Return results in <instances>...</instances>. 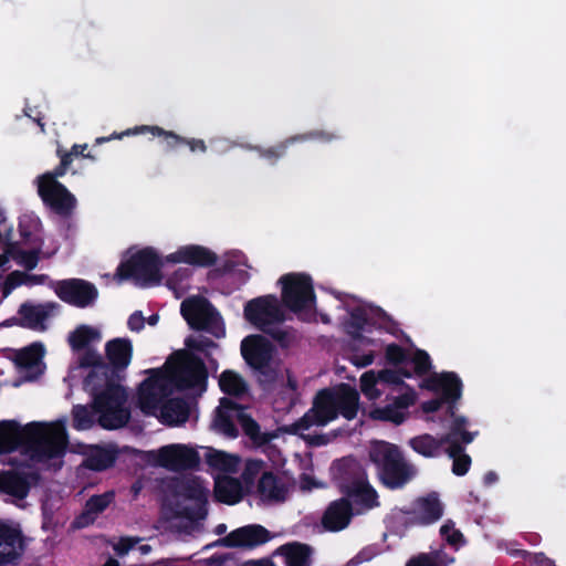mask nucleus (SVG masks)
I'll return each mask as SVG.
<instances>
[{
  "instance_id": "obj_1",
  "label": "nucleus",
  "mask_w": 566,
  "mask_h": 566,
  "mask_svg": "<svg viewBox=\"0 0 566 566\" xmlns=\"http://www.w3.org/2000/svg\"><path fill=\"white\" fill-rule=\"evenodd\" d=\"M67 443L66 429L62 422H30L22 427L15 420L0 421V454L23 449L31 460L44 462L63 457Z\"/></svg>"
},
{
  "instance_id": "obj_2",
  "label": "nucleus",
  "mask_w": 566,
  "mask_h": 566,
  "mask_svg": "<svg viewBox=\"0 0 566 566\" xmlns=\"http://www.w3.org/2000/svg\"><path fill=\"white\" fill-rule=\"evenodd\" d=\"M119 375L108 364L91 370L84 378L83 388L92 397L90 407L98 412L97 423L106 430L125 427L130 410L125 406L127 392L119 382Z\"/></svg>"
},
{
  "instance_id": "obj_3",
  "label": "nucleus",
  "mask_w": 566,
  "mask_h": 566,
  "mask_svg": "<svg viewBox=\"0 0 566 566\" xmlns=\"http://www.w3.org/2000/svg\"><path fill=\"white\" fill-rule=\"evenodd\" d=\"M359 392L349 384L342 382L332 388L321 389L313 406L294 424L295 432L308 430L313 426L323 427L335 420L339 415L347 420L357 417Z\"/></svg>"
},
{
  "instance_id": "obj_4",
  "label": "nucleus",
  "mask_w": 566,
  "mask_h": 566,
  "mask_svg": "<svg viewBox=\"0 0 566 566\" xmlns=\"http://www.w3.org/2000/svg\"><path fill=\"white\" fill-rule=\"evenodd\" d=\"M369 459L376 467L380 483L389 490L402 489L417 473L416 468L405 459L400 448L387 441L373 443Z\"/></svg>"
},
{
  "instance_id": "obj_5",
  "label": "nucleus",
  "mask_w": 566,
  "mask_h": 566,
  "mask_svg": "<svg viewBox=\"0 0 566 566\" xmlns=\"http://www.w3.org/2000/svg\"><path fill=\"white\" fill-rule=\"evenodd\" d=\"M273 354L272 343L263 335H249L241 343V355L263 387L272 386L279 376L273 365Z\"/></svg>"
},
{
  "instance_id": "obj_6",
  "label": "nucleus",
  "mask_w": 566,
  "mask_h": 566,
  "mask_svg": "<svg viewBox=\"0 0 566 566\" xmlns=\"http://www.w3.org/2000/svg\"><path fill=\"white\" fill-rule=\"evenodd\" d=\"M163 262L153 248H144L122 261L116 270L119 280L133 279L143 285L159 284Z\"/></svg>"
},
{
  "instance_id": "obj_7",
  "label": "nucleus",
  "mask_w": 566,
  "mask_h": 566,
  "mask_svg": "<svg viewBox=\"0 0 566 566\" xmlns=\"http://www.w3.org/2000/svg\"><path fill=\"white\" fill-rule=\"evenodd\" d=\"M180 312L192 329L208 332L217 338L226 335L221 315L206 297L186 298L181 303Z\"/></svg>"
},
{
  "instance_id": "obj_8",
  "label": "nucleus",
  "mask_w": 566,
  "mask_h": 566,
  "mask_svg": "<svg viewBox=\"0 0 566 566\" xmlns=\"http://www.w3.org/2000/svg\"><path fill=\"white\" fill-rule=\"evenodd\" d=\"M177 365L170 371V380L180 390H197L199 394L207 388L208 369L203 359L192 353H177Z\"/></svg>"
},
{
  "instance_id": "obj_9",
  "label": "nucleus",
  "mask_w": 566,
  "mask_h": 566,
  "mask_svg": "<svg viewBox=\"0 0 566 566\" xmlns=\"http://www.w3.org/2000/svg\"><path fill=\"white\" fill-rule=\"evenodd\" d=\"M282 302L293 313L301 314L315 306L312 277L306 273H287L280 277Z\"/></svg>"
},
{
  "instance_id": "obj_10",
  "label": "nucleus",
  "mask_w": 566,
  "mask_h": 566,
  "mask_svg": "<svg viewBox=\"0 0 566 566\" xmlns=\"http://www.w3.org/2000/svg\"><path fill=\"white\" fill-rule=\"evenodd\" d=\"M208 490L198 478L178 481L175 493L186 500L195 502L193 506H180L176 515L191 522L205 520L208 515Z\"/></svg>"
},
{
  "instance_id": "obj_11",
  "label": "nucleus",
  "mask_w": 566,
  "mask_h": 566,
  "mask_svg": "<svg viewBox=\"0 0 566 566\" xmlns=\"http://www.w3.org/2000/svg\"><path fill=\"white\" fill-rule=\"evenodd\" d=\"M420 387L434 392L443 399L449 416H453L458 410V402L462 397L463 384L454 371L434 373L424 378Z\"/></svg>"
},
{
  "instance_id": "obj_12",
  "label": "nucleus",
  "mask_w": 566,
  "mask_h": 566,
  "mask_svg": "<svg viewBox=\"0 0 566 566\" xmlns=\"http://www.w3.org/2000/svg\"><path fill=\"white\" fill-rule=\"evenodd\" d=\"M56 296L64 303L85 308L94 304L98 296L96 286L83 279H64L52 284Z\"/></svg>"
},
{
  "instance_id": "obj_13",
  "label": "nucleus",
  "mask_w": 566,
  "mask_h": 566,
  "mask_svg": "<svg viewBox=\"0 0 566 566\" xmlns=\"http://www.w3.org/2000/svg\"><path fill=\"white\" fill-rule=\"evenodd\" d=\"M245 319L255 328L268 326L269 323H283L284 313L274 295H264L250 300L244 305Z\"/></svg>"
},
{
  "instance_id": "obj_14",
  "label": "nucleus",
  "mask_w": 566,
  "mask_h": 566,
  "mask_svg": "<svg viewBox=\"0 0 566 566\" xmlns=\"http://www.w3.org/2000/svg\"><path fill=\"white\" fill-rule=\"evenodd\" d=\"M167 394L166 376L158 369H151L150 376L144 379L138 388L140 410L147 416H155Z\"/></svg>"
},
{
  "instance_id": "obj_15",
  "label": "nucleus",
  "mask_w": 566,
  "mask_h": 566,
  "mask_svg": "<svg viewBox=\"0 0 566 566\" xmlns=\"http://www.w3.org/2000/svg\"><path fill=\"white\" fill-rule=\"evenodd\" d=\"M407 526H428L438 522L443 515V504L436 492L417 497L411 506L402 511Z\"/></svg>"
},
{
  "instance_id": "obj_16",
  "label": "nucleus",
  "mask_w": 566,
  "mask_h": 566,
  "mask_svg": "<svg viewBox=\"0 0 566 566\" xmlns=\"http://www.w3.org/2000/svg\"><path fill=\"white\" fill-rule=\"evenodd\" d=\"M335 138H337V136L333 133L322 129H315L303 134L290 136L274 146H252L251 149L256 151L258 155L261 158L265 159L270 165H275L281 158H283L286 155L289 147L295 143H303L314 139L324 143H329Z\"/></svg>"
},
{
  "instance_id": "obj_17",
  "label": "nucleus",
  "mask_w": 566,
  "mask_h": 566,
  "mask_svg": "<svg viewBox=\"0 0 566 566\" xmlns=\"http://www.w3.org/2000/svg\"><path fill=\"white\" fill-rule=\"evenodd\" d=\"M157 463L170 471L196 470L200 464V455L193 448L170 444L159 449Z\"/></svg>"
},
{
  "instance_id": "obj_18",
  "label": "nucleus",
  "mask_w": 566,
  "mask_h": 566,
  "mask_svg": "<svg viewBox=\"0 0 566 566\" xmlns=\"http://www.w3.org/2000/svg\"><path fill=\"white\" fill-rule=\"evenodd\" d=\"M417 394L412 388L398 395L391 403L384 407H375L369 411V418L377 421L391 422L399 426L409 416L408 409L415 405Z\"/></svg>"
},
{
  "instance_id": "obj_19",
  "label": "nucleus",
  "mask_w": 566,
  "mask_h": 566,
  "mask_svg": "<svg viewBox=\"0 0 566 566\" xmlns=\"http://www.w3.org/2000/svg\"><path fill=\"white\" fill-rule=\"evenodd\" d=\"M24 549L22 531L2 522L0 524V566H18Z\"/></svg>"
},
{
  "instance_id": "obj_20",
  "label": "nucleus",
  "mask_w": 566,
  "mask_h": 566,
  "mask_svg": "<svg viewBox=\"0 0 566 566\" xmlns=\"http://www.w3.org/2000/svg\"><path fill=\"white\" fill-rule=\"evenodd\" d=\"M332 480L338 492L368 479L363 464L354 457H344L332 464Z\"/></svg>"
},
{
  "instance_id": "obj_21",
  "label": "nucleus",
  "mask_w": 566,
  "mask_h": 566,
  "mask_svg": "<svg viewBox=\"0 0 566 566\" xmlns=\"http://www.w3.org/2000/svg\"><path fill=\"white\" fill-rule=\"evenodd\" d=\"M40 481L41 474L36 470L1 471L0 492L23 500L28 496L31 486L38 485Z\"/></svg>"
},
{
  "instance_id": "obj_22",
  "label": "nucleus",
  "mask_w": 566,
  "mask_h": 566,
  "mask_svg": "<svg viewBox=\"0 0 566 566\" xmlns=\"http://www.w3.org/2000/svg\"><path fill=\"white\" fill-rule=\"evenodd\" d=\"M38 193L44 205L61 217L71 216L75 208L76 199L63 184L38 185Z\"/></svg>"
},
{
  "instance_id": "obj_23",
  "label": "nucleus",
  "mask_w": 566,
  "mask_h": 566,
  "mask_svg": "<svg viewBox=\"0 0 566 566\" xmlns=\"http://www.w3.org/2000/svg\"><path fill=\"white\" fill-rule=\"evenodd\" d=\"M270 539L271 533L264 526L250 524L230 532L220 539V543L226 547L253 548L268 543Z\"/></svg>"
},
{
  "instance_id": "obj_24",
  "label": "nucleus",
  "mask_w": 566,
  "mask_h": 566,
  "mask_svg": "<svg viewBox=\"0 0 566 566\" xmlns=\"http://www.w3.org/2000/svg\"><path fill=\"white\" fill-rule=\"evenodd\" d=\"M56 306L55 303L34 304L29 301L24 302L19 306V319H14V324L22 328L43 332L46 329L45 321Z\"/></svg>"
},
{
  "instance_id": "obj_25",
  "label": "nucleus",
  "mask_w": 566,
  "mask_h": 566,
  "mask_svg": "<svg viewBox=\"0 0 566 566\" xmlns=\"http://www.w3.org/2000/svg\"><path fill=\"white\" fill-rule=\"evenodd\" d=\"M167 259L174 263L209 268L217 263L218 256L213 251L203 245L189 244L180 247L176 252L169 254Z\"/></svg>"
},
{
  "instance_id": "obj_26",
  "label": "nucleus",
  "mask_w": 566,
  "mask_h": 566,
  "mask_svg": "<svg viewBox=\"0 0 566 566\" xmlns=\"http://www.w3.org/2000/svg\"><path fill=\"white\" fill-rule=\"evenodd\" d=\"M353 516V504L340 497L328 504L322 516V524L327 531L339 532L349 525Z\"/></svg>"
},
{
  "instance_id": "obj_27",
  "label": "nucleus",
  "mask_w": 566,
  "mask_h": 566,
  "mask_svg": "<svg viewBox=\"0 0 566 566\" xmlns=\"http://www.w3.org/2000/svg\"><path fill=\"white\" fill-rule=\"evenodd\" d=\"M146 133L151 134L154 137H160L163 139L161 142L165 144V147L167 150L176 149L180 146H184V144H185V137L176 134L175 132L166 130L159 126H149V125H142V126H136L134 128H128L125 132H123L122 134L112 135L109 137H98V138H96L95 143L102 144L104 142L111 140L112 138L120 139L123 136H133V135H138V134H146Z\"/></svg>"
},
{
  "instance_id": "obj_28",
  "label": "nucleus",
  "mask_w": 566,
  "mask_h": 566,
  "mask_svg": "<svg viewBox=\"0 0 566 566\" xmlns=\"http://www.w3.org/2000/svg\"><path fill=\"white\" fill-rule=\"evenodd\" d=\"M105 354L109 367L119 374L130 364L133 345L128 338H114L105 345Z\"/></svg>"
},
{
  "instance_id": "obj_29",
  "label": "nucleus",
  "mask_w": 566,
  "mask_h": 566,
  "mask_svg": "<svg viewBox=\"0 0 566 566\" xmlns=\"http://www.w3.org/2000/svg\"><path fill=\"white\" fill-rule=\"evenodd\" d=\"M158 409L160 411V421L170 427L184 424L190 415L189 403L180 397L164 400Z\"/></svg>"
},
{
  "instance_id": "obj_30",
  "label": "nucleus",
  "mask_w": 566,
  "mask_h": 566,
  "mask_svg": "<svg viewBox=\"0 0 566 566\" xmlns=\"http://www.w3.org/2000/svg\"><path fill=\"white\" fill-rule=\"evenodd\" d=\"M339 493L343 494L342 499H347L350 503L353 502L364 510H371L379 506L378 493L368 479L354 486L342 490Z\"/></svg>"
},
{
  "instance_id": "obj_31",
  "label": "nucleus",
  "mask_w": 566,
  "mask_h": 566,
  "mask_svg": "<svg viewBox=\"0 0 566 566\" xmlns=\"http://www.w3.org/2000/svg\"><path fill=\"white\" fill-rule=\"evenodd\" d=\"M240 410V405L235 401L229 399V398H221L220 399V406L216 410V417L213 420V427L214 429L229 437V438H237L239 434L238 428L235 427L231 411H237V413Z\"/></svg>"
},
{
  "instance_id": "obj_32",
  "label": "nucleus",
  "mask_w": 566,
  "mask_h": 566,
  "mask_svg": "<svg viewBox=\"0 0 566 566\" xmlns=\"http://www.w3.org/2000/svg\"><path fill=\"white\" fill-rule=\"evenodd\" d=\"M258 493L262 500L270 502H284L287 495V488L276 474L271 471H266L263 472L259 479Z\"/></svg>"
},
{
  "instance_id": "obj_33",
  "label": "nucleus",
  "mask_w": 566,
  "mask_h": 566,
  "mask_svg": "<svg viewBox=\"0 0 566 566\" xmlns=\"http://www.w3.org/2000/svg\"><path fill=\"white\" fill-rule=\"evenodd\" d=\"M216 501L228 505L239 503L243 497V489L241 482L231 476L218 479L214 482Z\"/></svg>"
},
{
  "instance_id": "obj_34",
  "label": "nucleus",
  "mask_w": 566,
  "mask_h": 566,
  "mask_svg": "<svg viewBox=\"0 0 566 566\" xmlns=\"http://www.w3.org/2000/svg\"><path fill=\"white\" fill-rule=\"evenodd\" d=\"M11 232L12 229L6 231L7 241L10 240ZM6 253L28 271L35 269L40 260V247L27 251L20 247V242H7Z\"/></svg>"
},
{
  "instance_id": "obj_35",
  "label": "nucleus",
  "mask_w": 566,
  "mask_h": 566,
  "mask_svg": "<svg viewBox=\"0 0 566 566\" xmlns=\"http://www.w3.org/2000/svg\"><path fill=\"white\" fill-rule=\"evenodd\" d=\"M374 326V318L368 316L365 308L357 306L349 313V321L346 323V333L354 340L364 342L365 336L363 333L370 332Z\"/></svg>"
},
{
  "instance_id": "obj_36",
  "label": "nucleus",
  "mask_w": 566,
  "mask_h": 566,
  "mask_svg": "<svg viewBox=\"0 0 566 566\" xmlns=\"http://www.w3.org/2000/svg\"><path fill=\"white\" fill-rule=\"evenodd\" d=\"M115 493L113 491L103 494L92 495L85 503L83 513L77 517L78 526H86L93 523L95 517L104 512L114 501Z\"/></svg>"
},
{
  "instance_id": "obj_37",
  "label": "nucleus",
  "mask_w": 566,
  "mask_h": 566,
  "mask_svg": "<svg viewBox=\"0 0 566 566\" xmlns=\"http://www.w3.org/2000/svg\"><path fill=\"white\" fill-rule=\"evenodd\" d=\"M448 442L443 441V436L436 438L429 433L416 436L408 441V446L418 454L424 458H434L440 454L443 446Z\"/></svg>"
},
{
  "instance_id": "obj_38",
  "label": "nucleus",
  "mask_w": 566,
  "mask_h": 566,
  "mask_svg": "<svg viewBox=\"0 0 566 566\" xmlns=\"http://www.w3.org/2000/svg\"><path fill=\"white\" fill-rule=\"evenodd\" d=\"M287 566H310L313 549L310 545L293 542L281 546Z\"/></svg>"
},
{
  "instance_id": "obj_39",
  "label": "nucleus",
  "mask_w": 566,
  "mask_h": 566,
  "mask_svg": "<svg viewBox=\"0 0 566 566\" xmlns=\"http://www.w3.org/2000/svg\"><path fill=\"white\" fill-rule=\"evenodd\" d=\"M378 379L382 391L387 387H391L394 391H401L402 388L409 390V386L403 381V378H411L412 373L408 367H401L399 369H381L377 371Z\"/></svg>"
},
{
  "instance_id": "obj_40",
  "label": "nucleus",
  "mask_w": 566,
  "mask_h": 566,
  "mask_svg": "<svg viewBox=\"0 0 566 566\" xmlns=\"http://www.w3.org/2000/svg\"><path fill=\"white\" fill-rule=\"evenodd\" d=\"M99 339V331L88 325L77 326L69 336V343L73 350L88 348L91 343L98 342Z\"/></svg>"
},
{
  "instance_id": "obj_41",
  "label": "nucleus",
  "mask_w": 566,
  "mask_h": 566,
  "mask_svg": "<svg viewBox=\"0 0 566 566\" xmlns=\"http://www.w3.org/2000/svg\"><path fill=\"white\" fill-rule=\"evenodd\" d=\"M446 451L453 460L452 473L458 476L465 475L471 467V457L464 453V447L460 442L448 443Z\"/></svg>"
},
{
  "instance_id": "obj_42",
  "label": "nucleus",
  "mask_w": 566,
  "mask_h": 566,
  "mask_svg": "<svg viewBox=\"0 0 566 566\" xmlns=\"http://www.w3.org/2000/svg\"><path fill=\"white\" fill-rule=\"evenodd\" d=\"M219 386L222 392L229 396L240 397L247 391L244 379L233 370H224L220 375Z\"/></svg>"
},
{
  "instance_id": "obj_43",
  "label": "nucleus",
  "mask_w": 566,
  "mask_h": 566,
  "mask_svg": "<svg viewBox=\"0 0 566 566\" xmlns=\"http://www.w3.org/2000/svg\"><path fill=\"white\" fill-rule=\"evenodd\" d=\"M115 461V452L105 448H96L95 451L84 460V467L92 471L101 472L113 467Z\"/></svg>"
},
{
  "instance_id": "obj_44",
  "label": "nucleus",
  "mask_w": 566,
  "mask_h": 566,
  "mask_svg": "<svg viewBox=\"0 0 566 566\" xmlns=\"http://www.w3.org/2000/svg\"><path fill=\"white\" fill-rule=\"evenodd\" d=\"M44 355V346L42 343H33L20 349L14 358L15 364L22 368H32L36 366Z\"/></svg>"
},
{
  "instance_id": "obj_45",
  "label": "nucleus",
  "mask_w": 566,
  "mask_h": 566,
  "mask_svg": "<svg viewBox=\"0 0 566 566\" xmlns=\"http://www.w3.org/2000/svg\"><path fill=\"white\" fill-rule=\"evenodd\" d=\"M238 460L239 459L234 455H231L224 451H218L213 449H210L206 454L207 464L214 470L223 472L235 471Z\"/></svg>"
},
{
  "instance_id": "obj_46",
  "label": "nucleus",
  "mask_w": 566,
  "mask_h": 566,
  "mask_svg": "<svg viewBox=\"0 0 566 566\" xmlns=\"http://www.w3.org/2000/svg\"><path fill=\"white\" fill-rule=\"evenodd\" d=\"M56 154L60 157V164L52 171H46L39 176L36 179L38 185L54 186V184H61L57 181V178L63 177L70 168L72 164L71 154H62V149H57Z\"/></svg>"
},
{
  "instance_id": "obj_47",
  "label": "nucleus",
  "mask_w": 566,
  "mask_h": 566,
  "mask_svg": "<svg viewBox=\"0 0 566 566\" xmlns=\"http://www.w3.org/2000/svg\"><path fill=\"white\" fill-rule=\"evenodd\" d=\"M261 332L270 336L282 348H289L295 340L294 331L282 327V323H269L268 326L261 327Z\"/></svg>"
},
{
  "instance_id": "obj_48",
  "label": "nucleus",
  "mask_w": 566,
  "mask_h": 566,
  "mask_svg": "<svg viewBox=\"0 0 566 566\" xmlns=\"http://www.w3.org/2000/svg\"><path fill=\"white\" fill-rule=\"evenodd\" d=\"M95 415H98V412H95L92 407L90 410L88 406L85 405L73 406L72 427L78 431L91 429L95 423Z\"/></svg>"
},
{
  "instance_id": "obj_49",
  "label": "nucleus",
  "mask_w": 566,
  "mask_h": 566,
  "mask_svg": "<svg viewBox=\"0 0 566 566\" xmlns=\"http://www.w3.org/2000/svg\"><path fill=\"white\" fill-rule=\"evenodd\" d=\"M378 374L375 370H368L360 377V390L368 400H377L382 395Z\"/></svg>"
},
{
  "instance_id": "obj_50",
  "label": "nucleus",
  "mask_w": 566,
  "mask_h": 566,
  "mask_svg": "<svg viewBox=\"0 0 566 566\" xmlns=\"http://www.w3.org/2000/svg\"><path fill=\"white\" fill-rule=\"evenodd\" d=\"M408 365L412 367V375L416 374L418 376L427 375L432 368L431 358L423 349H416L412 356L408 355V361L405 367Z\"/></svg>"
},
{
  "instance_id": "obj_51",
  "label": "nucleus",
  "mask_w": 566,
  "mask_h": 566,
  "mask_svg": "<svg viewBox=\"0 0 566 566\" xmlns=\"http://www.w3.org/2000/svg\"><path fill=\"white\" fill-rule=\"evenodd\" d=\"M237 417L245 436L254 442L266 441L262 437L260 424L250 415L245 413L241 406Z\"/></svg>"
},
{
  "instance_id": "obj_52",
  "label": "nucleus",
  "mask_w": 566,
  "mask_h": 566,
  "mask_svg": "<svg viewBox=\"0 0 566 566\" xmlns=\"http://www.w3.org/2000/svg\"><path fill=\"white\" fill-rule=\"evenodd\" d=\"M38 226L39 220L32 216L24 214L19 219L20 244L34 243V231L38 229Z\"/></svg>"
},
{
  "instance_id": "obj_53",
  "label": "nucleus",
  "mask_w": 566,
  "mask_h": 566,
  "mask_svg": "<svg viewBox=\"0 0 566 566\" xmlns=\"http://www.w3.org/2000/svg\"><path fill=\"white\" fill-rule=\"evenodd\" d=\"M446 416H447V418H451L452 422H451L449 432L443 434V441L448 442V443L460 442L458 439V433L461 430H465V426L468 424V419L464 416H458L457 411L454 412L453 416H449L446 412Z\"/></svg>"
},
{
  "instance_id": "obj_54",
  "label": "nucleus",
  "mask_w": 566,
  "mask_h": 566,
  "mask_svg": "<svg viewBox=\"0 0 566 566\" xmlns=\"http://www.w3.org/2000/svg\"><path fill=\"white\" fill-rule=\"evenodd\" d=\"M46 279H48V276L45 274L35 275V274H25L20 271H14L9 274L7 282L9 284H11L12 286H17L23 282L27 284H30V285H34V284H43Z\"/></svg>"
},
{
  "instance_id": "obj_55",
  "label": "nucleus",
  "mask_w": 566,
  "mask_h": 566,
  "mask_svg": "<svg viewBox=\"0 0 566 566\" xmlns=\"http://www.w3.org/2000/svg\"><path fill=\"white\" fill-rule=\"evenodd\" d=\"M264 462L258 459L248 460L242 471L241 478L247 485H253L259 474L262 472Z\"/></svg>"
},
{
  "instance_id": "obj_56",
  "label": "nucleus",
  "mask_w": 566,
  "mask_h": 566,
  "mask_svg": "<svg viewBox=\"0 0 566 566\" xmlns=\"http://www.w3.org/2000/svg\"><path fill=\"white\" fill-rule=\"evenodd\" d=\"M386 360L391 365H402L408 361V352L396 343L387 345L385 350Z\"/></svg>"
},
{
  "instance_id": "obj_57",
  "label": "nucleus",
  "mask_w": 566,
  "mask_h": 566,
  "mask_svg": "<svg viewBox=\"0 0 566 566\" xmlns=\"http://www.w3.org/2000/svg\"><path fill=\"white\" fill-rule=\"evenodd\" d=\"M440 534L448 544L452 546H459L465 543L463 534L454 528V523L450 520L440 527Z\"/></svg>"
},
{
  "instance_id": "obj_58",
  "label": "nucleus",
  "mask_w": 566,
  "mask_h": 566,
  "mask_svg": "<svg viewBox=\"0 0 566 566\" xmlns=\"http://www.w3.org/2000/svg\"><path fill=\"white\" fill-rule=\"evenodd\" d=\"M80 367L82 368H92L91 370H95L101 365H106L103 357L92 348H85V352L81 355L78 359Z\"/></svg>"
},
{
  "instance_id": "obj_59",
  "label": "nucleus",
  "mask_w": 566,
  "mask_h": 566,
  "mask_svg": "<svg viewBox=\"0 0 566 566\" xmlns=\"http://www.w3.org/2000/svg\"><path fill=\"white\" fill-rule=\"evenodd\" d=\"M185 345L189 349L197 350V352H205L207 348L214 347L216 343L208 337H201L199 339L188 337L185 342Z\"/></svg>"
},
{
  "instance_id": "obj_60",
  "label": "nucleus",
  "mask_w": 566,
  "mask_h": 566,
  "mask_svg": "<svg viewBox=\"0 0 566 566\" xmlns=\"http://www.w3.org/2000/svg\"><path fill=\"white\" fill-rule=\"evenodd\" d=\"M373 312L374 317L381 322V326L385 327L387 332L394 333V329L397 327V323L391 318V316L381 307H376Z\"/></svg>"
},
{
  "instance_id": "obj_61",
  "label": "nucleus",
  "mask_w": 566,
  "mask_h": 566,
  "mask_svg": "<svg viewBox=\"0 0 566 566\" xmlns=\"http://www.w3.org/2000/svg\"><path fill=\"white\" fill-rule=\"evenodd\" d=\"M146 318L140 311L134 312L127 321L128 328L133 332H140L145 326Z\"/></svg>"
},
{
  "instance_id": "obj_62",
  "label": "nucleus",
  "mask_w": 566,
  "mask_h": 566,
  "mask_svg": "<svg viewBox=\"0 0 566 566\" xmlns=\"http://www.w3.org/2000/svg\"><path fill=\"white\" fill-rule=\"evenodd\" d=\"M406 566H439L437 562L428 554H420L416 557L410 558Z\"/></svg>"
},
{
  "instance_id": "obj_63",
  "label": "nucleus",
  "mask_w": 566,
  "mask_h": 566,
  "mask_svg": "<svg viewBox=\"0 0 566 566\" xmlns=\"http://www.w3.org/2000/svg\"><path fill=\"white\" fill-rule=\"evenodd\" d=\"M374 353L369 352L367 354H354L350 358L352 363L357 367H367L374 361Z\"/></svg>"
},
{
  "instance_id": "obj_64",
  "label": "nucleus",
  "mask_w": 566,
  "mask_h": 566,
  "mask_svg": "<svg viewBox=\"0 0 566 566\" xmlns=\"http://www.w3.org/2000/svg\"><path fill=\"white\" fill-rule=\"evenodd\" d=\"M443 405H446V401L441 399L439 396H437L433 399L423 401L421 403V409L424 413H433L438 411Z\"/></svg>"
}]
</instances>
